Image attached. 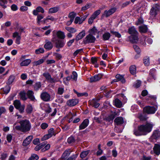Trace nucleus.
<instances>
[{"label": "nucleus", "instance_id": "6e6552de", "mask_svg": "<svg viewBox=\"0 0 160 160\" xmlns=\"http://www.w3.org/2000/svg\"><path fill=\"white\" fill-rule=\"evenodd\" d=\"M156 70L154 68H152L150 70L149 74V77L147 79L148 82H151L152 79H153L154 80L156 79Z\"/></svg>", "mask_w": 160, "mask_h": 160}, {"label": "nucleus", "instance_id": "c03bdc74", "mask_svg": "<svg viewBox=\"0 0 160 160\" xmlns=\"http://www.w3.org/2000/svg\"><path fill=\"white\" fill-rule=\"evenodd\" d=\"M143 62L145 66H148L150 64L149 57H144L143 59Z\"/></svg>", "mask_w": 160, "mask_h": 160}, {"label": "nucleus", "instance_id": "9d476101", "mask_svg": "<svg viewBox=\"0 0 160 160\" xmlns=\"http://www.w3.org/2000/svg\"><path fill=\"white\" fill-rule=\"evenodd\" d=\"M50 95L47 92H43L40 95L42 100L45 102H48L50 100Z\"/></svg>", "mask_w": 160, "mask_h": 160}, {"label": "nucleus", "instance_id": "052dcab7", "mask_svg": "<svg viewBox=\"0 0 160 160\" xmlns=\"http://www.w3.org/2000/svg\"><path fill=\"white\" fill-rule=\"evenodd\" d=\"M72 76H71L73 80L76 81L77 79L78 74L75 71H73L72 72Z\"/></svg>", "mask_w": 160, "mask_h": 160}, {"label": "nucleus", "instance_id": "0eeeda50", "mask_svg": "<svg viewBox=\"0 0 160 160\" xmlns=\"http://www.w3.org/2000/svg\"><path fill=\"white\" fill-rule=\"evenodd\" d=\"M118 115V112L116 111L112 112L111 111V113L108 116L105 117L103 120L108 122H112L113 119L115 118Z\"/></svg>", "mask_w": 160, "mask_h": 160}, {"label": "nucleus", "instance_id": "2f4dec72", "mask_svg": "<svg viewBox=\"0 0 160 160\" xmlns=\"http://www.w3.org/2000/svg\"><path fill=\"white\" fill-rule=\"evenodd\" d=\"M56 35L58 38L61 39H64L65 37L64 32L61 31H57Z\"/></svg>", "mask_w": 160, "mask_h": 160}, {"label": "nucleus", "instance_id": "f8f14e48", "mask_svg": "<svg viewBox=\"0 0 160 160\" xmlns=\"http://www.w3.org/2000/svg\"><path fill=\"white\" fill-rule=\"evenodd\" d=\"M160 137V131L158 130H154L151 137V138L153 140H156Z\"/></svg>", "mask_w": 160, "mask_h": 160}, {"label": "nucleus", "instance_id": "a18cd8bd", "mask_svg": "<svg viewBox=\"0 0 160 160\" xmlns=\"http://www.w3.org/2000/svg\"><path fill=\"white\" fill-rule=\"evenodd\" d=\"M91 105L95 108H97L99 106L100 104L95 100H93L92 101Z\"/></svg>", "mask_w": 160, "mask_h": 160}, {"label": "nucleus", "instance_id": "a878e982", "mask_svg": "<svg viewBox=\"0 0 160 160\" xmlns=\"http://www.w3.org/2000/svg\"><path fill=\"white\" fill-rule=\"evenodd\" d=\"M42 87V84L40 82H36L32 86V88L35 91H38Z\"/></svg>", "mask_w": 160, "mask_h": 160}, {"label": "nucleus", "instance_id": "9b49d317", "mask_svg": "<svg viewBox=\"0 0 160 160\" xmlns=\"http://www.w3.org/2000/svg\"><path fill=\"white\" fill-rule=\"evenodd\" d=\"M89 120L88 119H85L80 124L79 127V130L83 129L86 128L89 125Z\"/></svg>", "mask_w": 160, "mask_h": 160}, {"label": "nucleus", "instance_id": "c756f323", "mask_svg": "<svg viewBox=\"0 0 160 160\" xmlns=\"http://www.w3.org/2000/svg\"><path fill=\"white\" fill-rule=\"evenodd\" d=\"M111 35L109 32H106L103 34L102 36V39L104 41L108 40L110 38Z\"/></svg>", "mask_w": 160, "mask_h": 160}, {"label": "nucleus", "instance_id": "f3484780", "mask_svg": "<svg viewBox=\"0 0 160 160\" xmlns=\"http://www.w3.org/2000/svg\"><path fill=\"white\" fill-rule=\"evenodd\" d=\"M45 43L44 47V48L48 50H51L53 48V46L52 43L48 39H46L45 40Z\"/></svg>", "mask_w": 160, "mask_h": 160}, {"label": "nucleus", "instance_id": "dca6fc26", "mask_svg": "<svg viewBox=\"0 0 160 160\" xmlns=\"http://www.w3.org/2000/svg\"><path fill=\"white\" fill-rule=\"evenodd\" d=\"M65 44V42L64 40L59 39L55 42V47L57 48L60 49L63 48Z\"/></svg>", "mask_w": 160, "mask_h": 160}, {"label": "nucleus", "instance_id": "423d86ee", "mask_svg": "<svg viewBox=\"0 0 160 160\" xmlns=\"http://www.w3.org/2000/svg\"><path fill=\"white\" fill-rule=\"evenodd\" d=\"M157 110V107L148 106L145 107L143 109L144 112L148 114H154Z\"/></svg>", "mask_w": 160, "mask_h": 160}, {"label": "nucleus", "instance_id": "49530a36", "mask_svg": "<svg viewBox=\"0 0 160 160\" xmlns=\"http://www.w3.org/2000/svg\"><path fill=\"white\" fill-rule=\"evenodd\" d=\"M92 3H88L86 5L81 8V11H85L89 8L92 6Z\"/></svg>", "mask_w": 160, "mask_h": 160}, {"label": "nucleus", "instance_id": "c85d7f7f", "mask_svg": "<svg viewBox=\"0 0 160 160\" xmlns=\"http://www.w3.org/2000/svg\"><path fill=\"white\" fill-rule=\"evenodd\" d=\"M26 94L27 93L25 92L24 90L21 91L19 93L20 99L24 101L28 99V98L26 96Z\"/></svg>", "mask_w": 160, "mask_h": 160}, {"label": "nucleus", "instance_id": "ddd939ff", "mask_svg": "<svg viewBox=\"0 0 160 160\" xmlns=\"http://www.w3.org/2000/svg\"><path fill=\"white\" fill-rule=\"evenodd\" d=\"M129 40L131 43H136L138 41V34H133L128 37Z\"/></svg>", "mask_w": 160, "mask_h": 160}, {"label": "nucleus", "instance_id": "5701e85b", "mask_svg": "<svg viewBox=\"0 0 160 160\" xmlns=\"http://www.w3.org/2000/svg\"><path fill=\"white\" fill-rule=\"evenodd\" d=\"M86 33L85 30H83L82 32H80L76 36L75 40L76 41H78L79 40L82 38L85 35Z\"/></svg>", "mask_w": 160, "mask_h": 160}, {"label": "nucleus", "instance_id": "13d9d810", "mask_svg": "<svg viewBox=\"0 0 160 160\" xmlns=\"http://www.w3.org/2000/svg\"><path fill=\"white\" fill-rule=\"evenodd\" d=\"M44 50L43 48H39L35 50V52L36 54H39L44 52Z\"/></svg>", "mask_w": 160, "mask_h": 160}, {"label": "nucleus", "instance_id": "bb28decb", "mask_svg": "<svg viewBox=\"0 0 160 160\" xmlns=\"http://www.w3.org/2000/svg\"><path fill=\"white\" fill-rule=\"evenodd\" d=\"M128 33L131 35L138 34V33L136 30L134 26L131 27L129 28L128 29Z\"/></svg>", "mask_w": 160, "mask_h": 160}, {"label": "nucleus", "instance_id": "09e8293b", "mask_svg": "<svg viewBox=\"0 0 160 160\" xmlns=\"http://www.w3.org/2000/svg\"><path fill=\"white\" fill-rule=\"evenodd\" d=\"M157 96L156 95H149L146 97V100H152L156 102L157 99Z\"/></svg>", "mask_w": 160, "mask_h": 160}, {"label": "nucleus", "instance_id": "5fc2aeb1", "mask_svg": "<svg viewBox=\"0 0 160 160\" xmlns=\"http://www.w3.org/2000/svg\"><path fill=\"white\" fill-rule=\"evenodd\" d=\"M43 76L47 80H49L50 79L51 77V75L48 72H44L43 74Z\"/></svg>", "mask_w": 160, "mask_h": 160}, {"label": "nucleus", "instance_id": "cd10ccee", "mask_svg": "<svg viewBox=\"0 0 160 160\" xmlns=\"http://www.w3.org/2000/svg\"><path fill=\"white\" fill-rule=\"evenodd\" d=\"M114 105L117 108H121L122 107V103L119 99L116 98L114 100Z\"/></svg>", "mask_w": 160, "mask_h": 160}, {"label": "nucleus", "instance_id": "4be33fe9", "mask_svg": "<svg viewBox=\"0 0 160 160\" xmlns=\"http://www.w3.org/2000/svg\"><path fill=\"white\" fill-rule=\"evenodd\" d=\"M34 94L33 92L31 90H28L27 92L28 98L32 101H34L35 99Z\"/></svg>", "mask_w": 160, "mask_h": 160}, {"label": "nucleus", "instance_id": "4c0bfd02", "mask_svg": "<svg viewBox=\"0 0 160 160\" xmlns=\"http://www.w3.org/2000/svg\"><path fill=\"white\" fill-rule=\"evenodd\" d=\"M110 32L112 35H114L115 37L118 38H120L121 37V34L118 32L114 31L112 30H110Z\"/></svg>", "mask_w": 160, "mask_h": 160}, {"label": "nucleus", "instance_id": "412c9836", "mask_svg": "<svg viewBox=\"0 0 160 160\" xmlns=\"http://www.w3.org/2000/svg\"><path fill=\"white\" fill-rule=\"evenodd\" d=\"M114 122L117 125L122 124L124 122L123 118L122 117L116 118L114 120Z\"/></svg>", "mask_w": 160, "mask_h": 160}, {"label": "nucleus", "instance_id": "72a5a7b5", "mask_svg": "<svg viewBox=\"0 0 160 160\" xmlns=\"http://www.w3.org/2000/svg\"><path fill=\"white\" fill-rule=\"evenodd\" d=\"M88 32L92 35H95L97 33L98 34L100 32L99 31H98V29L95 26H93L92 28L89 29Z\"/></svg>", "mask_w": 160, "mask_h": 160}, {"label": "nucleus", "instance_id": "a19ab883", "mask_svg": "<svg viewBox=\"0 0 160 160\" xmlns=\"http://www.w3.org/2000/svg\"><path fill=\"white\" fill-rule=\"evenodd\" d=\"M11 87L10 85H7L3 88L4 93L6 94L8 93L10 91Z\"/></svg>", "mask_w": 160, "mask_h": 160}, {"label": "nucleus", "instance_id": "bf43d9fd", "mask_svg": "<svg viewBox=\"0 0 160 160\" xmlns=\"http://www.w3.org/2000/svg\"><path fill=\"white\" fill-rule=\"evenodd\" d=\"M133 47L135 51L137 53H141V49L137 45H133Z\"/></svg>", "mask_w": 160, "mask_h": 160}, {"label": "nucleus", "instance_id": "c9c22d12", "mask_svg": "<svg viewBox=\"0 0 160 160\" xmlns=\"http://www.w3.org/2000/svg\"><path fill=\"white\" fill-rule=\"evenodd\" d=\"M15 78L13 75H11L9 77L8 82L6 83L7 85H10L14 82Z\"/></svg>", "mask_w": 160, "mask_h": 160}, {"label": "nucleus", "instance_id": "603ef678", "mask_svg": "<svg viewBox=\"0 0 160 160\" xmlns=\"http://www.w3.org/2000/svg\"><path fill=\"white\" fill-rule=\"evenodd\" d=\"M55 132L53 128H51L48 130V135H49L50 137H52L53 135H55Z\"/></svg>", "mask_w": 160, "mask_h": 160}, {"label": "nucleus", "instance_id": "7ed1b4c3", "mask_svg": "<svg viewBox=\"0 0 160 160\" xmlns=\"http://www.w3.org/2000/svg\"><path fill=\"white\" fill-rule=\"evenodd\" d=\"M96 40L95 37L91 33H89L83 39V42L84 44L95 42Z\"/></svg>", "mask_w": 160, "mask_h": 160}, {"label": "nucleus", "instance_id": "69168bd1", "mask_svg": "<svg viewBox=\"0 0 160 160\" xmlns=\"http://www.w3.org/2000/svg\"><path fill=\"white\" fill-rule=\"evenodd\" d=\"M8 157V154L6 153H3L1 154L0 159L1 160H5Z\"/></svg>", "mask_w": 160, "mask_h": 160}, {"label": "nucleus", "instance_id": "f03ea898", "mask_svg": "<svg viewBox=\"0 0 160 160\" xmlns=\"http://www.w3.org/2000/svg\"><path fill=\"white\" fill-rule=\"evenodd\" d=\"M19 123L20 125H17L15 127V129L18 131L25 133L30 131L31 128V124L29 120L24 119L20 120Z\"/></svg>", "mask_w": 160, "mask_h": 160}, {"label": "nucleus", "instance_id": "de8ad7c7", "mask_svg": "<svg viewBox=\"0 0 160 160\" xmlns=\"http://www.w3.org/2000/svg\"><path fill=\"white\" fill-rule=\"evenodd\" d=\"M65 29L70 32L74 33L76 32L77 30L73 28L65 27Z\"/></svg>", "mask_w": 160, "mask_h": 160}, {"label": "nucleus", "instance_id": "aec40b11", "mask_svg": "<svg viewBox=\"0 0 160 160\" xmlns=\"http://www.w3.org/2000/svg\"><path fill=\"white\" fill-rule=\"evenodd\" d=\"M124 75L118 74L116 75L115 77L117 79L118 81H120L123 84L126 82V80L124 78Z\"/></svg>", "mask_w": 160, "mask_h": 160}, {"label": "nucleus", "instance_id": "39448f33", "mask_svg": "<svg viewBox=\"0 0 160 160\" xmlns=\"http://www.w3.org/2000/svg\"><path fill=\"white\" fill-rule=\"evenodd\" d=\"M117 8H112L108 10L104 11L103 13L101 16V19H102L104 17L108 18L110 15L114 13L116 11Z\"/></svg>", "mask_w": 160, "mask_h": 160}, {"label": "nucleus", "instance_id": "6ab92c4d", "mask_svg": "<svg viewBox=\"0 0 160 160\" xmlns=\"http://www.w3.org/2000/svg\"><path fill=\"white\" fill-rule=\"evenodd\" d=\"M138 118L140 121H145L147 120L148 118L145 112H143L142 113H139L138 114Z\"/></svg>", "mask_w": 160, "mask_h": 160}, {"label": "nucleus", "instance_id": "680f3d73", "mask_svg": "<svg viewBox=\"0 0 160 160\" xmlns=\"http://www.w3.org/2000/svg\"><path fill=\"white\" fill-rule=\"evenodd\" d=\"M53 56H55L56 58L58 60L61 59L62 56V55L59 53L55 52L53 53Z\"/></svg>", "mask_w": 160, "mask_h": 160}, {"label": "nucleus", "instance_id": "ea45409f", "mask_svg": "<svg viewBox=\"0 0 160 160\" xmlns=\"http://www.w3.org/2000/svg\"><path fill=\"white\" fill-rule=\"evenodd\" d=\"M33 107L31 104L28 105L26 109V112L28 114H31L33 110Z\"/></svg>", "mask_w": 160, "mask_h": 160}, {"label": "nucleus", "instance_id": "f704fd0d", "mask_svg": "<svg viewBox=\"0 0 160 160\" xmlns=\"http://www.w3.org/2000/svg\"><path fill=\"white\" fill-rule=\"evenodd\" d=\"M30 59H26L23 60L20 64L21 66H28L31 62Z\"/></svg>", "mask_w": 160, "mask_h": 160}, {"label": "nucleus", "instance_id": "3c124183", "mask_svg": "<svg viewBox=\"0 0 160 160\" xmlns=\"http://www.w3.org/2000/svg\"><path fill=\"white\" fill-rule=\"evenodd\" d=\"M151 15L155 17L157 14L156 9L153 7H152L150 11Z\"/></svg>", "mask_w": 160, "mask_h": 160}, {"label": "nucleus", "instance_id": "f257e3e1", "mask_svg": "<svg viewBox=\"0 0 160 160\" xmlns=\"http://www.w3.org/2000/svg\"><path fill=\"white\" fill-rule=\"evenodd\" d=\"M153 126L152 123L147 121L145 124L138 126L137 129H134L133 133L137 136L146 135L152 131Z\"/></svg>", "mask_w": 160, "mask_h": 160}, {"label": "nucleus", "instance_id": "79ce46f5", "mask_svg": "<svg viewBox=\"0 0 160 160\" xmlns=\"http://www.w3.org/2000/svg\"><path fill=\"white\" fill-rule=\"evenodd\" d=\"M89 150L82 152L80 154V158H84L89 154Z\"/></svg>", "mask_w": 160, "mask_h": 160}, {"label": "nucleus", "instance_id": "1a4fd4ad", "mask_svg": "<svg viewBox=\"0 0 160 160\" xmlns=\"http://www.w3.org/2000/svg\"><path fill=\"white\" fill-rule=\"evenodd\" d=\"M103 75L102 74L100 73L91 77L90 78V82H95L99 81L102 78Z\"/></svg>", "mask_w": 160, "mask_h": 160}, {"label": "nucleus", "instance_id": "7c9ffc66", "mask_svg": "<svg viewBox=\"0 0 160 160\" xmlns=\"http://www.w3.org/2000/svg\"><path fill=\"white\" fill-rule=\"evenodd\" d=\"M69 150L70 149H66L64 151L61 158L62 159L65 160L70 155L71 152H69Z\"/></svg>", "mask_w": 160, "mask_h": 160}, {"label": "nucleus", "instance_id": "e2e57ef3", "mask_svg": "<svg viewBox=\"0 0 160 160\" xmlns=\"http://www.w3.org/2000/svg\"><path fill=\"white\" fill-rule=\"evenodd\" d=\"M141 81L139 80H138L137 81V82L135 83L134 85V87L138 88H139L141 85Z\"/></svg>", "mask_w": 160, "mask_h": 160}, {"label": "nucleus", "instance_id": "4d7b16f0", "mask_svg": "<svg viewBox=\"0 0 160 160\" xmlns=\"http://www.w3.org/2000/svg\"><path fill=\"white\" fill-rule=\"evenodd\" d=\"M75 142V139L73 136H71L67 139V142L69 144L73 143Z\"/></svg>", "mask_w": 160, "mask_h": 160}, {"label": "nucleus", "instance_id": "4468645a", "mask_svg": "<svg viewBox=\"0 0 160 160\" xmlns=\"http://www.w3.org/2000/svg\"><path fill=\"white\" fill-rule=\"evenodd\" d=\"M78 103V100L77 99H71L67 101V105L69 107H73L76 105Z\"/></svg>", "mask_w": 160, "mask_h": 160}, {"label": "nucleus", "instance_id": "2eb2a0df", "mask_svg": "<svg viewBox=\"0 0 160 160\" xmlns=\"http://www.w3.org/2000/svg\"><path fill=\"white\" fill-rule=\"evenodd\" d=\"M33 138L32 136H29L27 137L23 141L22 145L24 147L28 146L31 142Z\"/></svg>", "mask_w": 160, "mask_h": 160}, {"label": "nucleus", "instance_id": "b1692460", "mask_svg": "<svg viewBox=\"0 0 160 160\" xmlns=\"http://www.w3.org/2000/svg\"><path fill=\"white\" fill-rule=\"evenodd\" d=\"M154 153L156 155H158L160 154V145L155 144L153 148Z\"/></svg>", "mask_w": 160, "mask_h": 160}, {"label": "nucleus", "instance_id": "338daca9", "mask_svg": "<svg viewBox=\"0 0 160 160\" xmlns=\"http://www.w3.org/2000/svg\"><path fill=\"white\" fill-rule=\"evenodd\" d=\"M76 15V13L74 12H72L69 13L68 17L70 18H74Z\"/></svg>", "mask_w": 160, "mask_h": 160}, {"label": "nucleus", "instance_id": "e433bc0d", "mask_svg": "<svg viewBox=\"0 0 160 160\" xmlns=\"http://www.w3.org/2000/svg\"><path fill=\"white\" fill-rule=\"evenodd\" d=\"M59 7H55L53 8H51L49 9L48 13H52L57 12L59 10Z\"/></svg>", "mask_w": 160, "mask_h": 160}, {"label": "nucleus", "instance_id": "a211bd4d", "mask_svg": "<svg viewBox=\"0 0 160 160\" xmlns=\"http://www.w3.org/2000/svg\"><path fill=\"white\" fill-rule=\"evenodd\" d=\"M44 10L43 8L41 7H38L36 9H34L33 11L32 14L34 15L37 16L38 14V12H41L44 13Z\"/></svg>", "mask_w": 160, "mask_h": 160}, {"label": "nucleus", "instance_id": "37998d69", "mask_svg": "<svg viewBox=\"0 0 160 160\" xmlns=\"http://www.w3.org/2000/svg\"><path fill=\"white\" fill-rule=\"evenodd\" d=\"M8 2L7 0H0V6L4 9H5L7 7L5 4H7Z\"/></svg>", "mask_w": 160, "mask_h": 160}, {"label": "nucleus", "instance_id": "864d4df0", "mask_svg": "<svg viewBox=\"0 0 160 160\" xmlns=\"http://www.w3.org/2000/svg\"><path fill=\"white\" fill-rule=\"evenodd\" d=\"M101 11L100 10H98L95 11L92 15V16L93 17V19L95 18L100 14Z\"/></svg>", "mask_w": 160, "mask_h": 160}, {"label": "nucleus", "instance_id": "20e7f679", "mask_svg": "<svg viewBox=\"0 0 160 160\" xmlns=\"http://www.w3.org/2000/svg\"><path fill=\"white\" fill-rule=\"evenodd\" d=\"M15 108L18 110L21 113H22L24 112L25 109V105H21L20 101L19 100H16L13 103Z\"/></svg>", "mask_w": 160, "mask_h": 160}, {"label": "nucleus", "instance_id": "8fccbe9b", "mask_svg": "<svg viewBox=\"0 0 160 160\" xmlns=\"http://www.w3.org/2000/svg\"><path fill=\"white\" fill-rule=\"evenodd\" d=\"M37 18L36 19L37 23L38 24H39L41 22V20L44 17L41 14H38L37 15Z\"/></svg>", "mask_w": 160, "mask_h": 160}, {"label": "nucleus", "instance_id": "0e129e2a", "mask_svg": "<svg viewBox=\"0 0 160 160\" xmlns=\"http://www.w3.org/2000/svg\"><path fill=\"white\" fill-rule=\"evenodd\" d=\"M6 111L5 108L4 107H0V118L2 113H5Z\"/></svg>", "mask_w": 160, "mask_h": 160}, {"label": "nucleus", "instance_id": "393cba45", "mask_svg": "<svg viewBox=\"0 0 160 160\" xmlns=\"http://www.w3.org/2000/svg\"><path fill=\"white\" fill-rule=\"evenodd\" d=\"M139 31L141 33H146L148 31V28L146 25L140 26L138 27Z\"/></svg>", "mask_w": 160, "mask_h": 160}, {"label": "nucleus", "instance_id": "774afa93", "mask_svg": "<svg viewBox=\"0 0 160 160\" xmlns=\"http://www.w3.org/2000/svg\"><path fill=\"white\" fill-rule=\"evenodd\" d=\"M91 62L92 64H94V63H96L98 62V59L95 57H92L91 58Z\"/></svg>", "mask_w": 160, "mask_h": 160}, {"label": "nucleus", "instance_id": "58836bf2", "mask_svg": "<svg viewBox=\"0 0 160 160\" xmlns=\"http://www.w3.org/2000/svg\"><path fill=\"white\" fill-rule=\"evenodd\" d=\"M45 59H41L36 61H34L33 62V66H37L42 63L45 61Z\"/></svg>", "mask_w": 160, "mask_h": 160}, {"label": "nucleus", "instance_id": "6e6d98bb", "mask_svg": "<svg viewBox=\"0 0 160 160\" xmlns=\"http://www.w3.org/2000/svg\"><path fill=\"white\" fill-rule=\"evenodd\" d=\"M30 160H38L39 159L38 156L36 154H33L29 158Z\"/></svg>", "mask_w": 160, "mask_h": 160}, {"label": "nucleus", "instance_id": "473e14b6", "mask_svg": "<svg viewBox=\"0 0 160 160\" xmlns=\"http://www.w3.org/2000/svg\"><path fill=\"white\" fill-rule=\"evenodd\" d=\"M130 73L132 75H134L136 73V67L135 65H131L129 68Z\"/></svg>", "mask_w": 160, "mask_h": 160}]
</instances>
